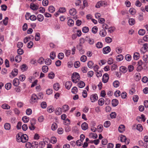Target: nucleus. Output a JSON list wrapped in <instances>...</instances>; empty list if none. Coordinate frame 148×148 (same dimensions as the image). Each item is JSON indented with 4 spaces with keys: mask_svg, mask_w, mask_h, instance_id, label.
I'll return each instance as SVG.
<instances>
[{
    "mask_svg": "<svg viewBox=\"0 0 148 148\" xmlns=\"http://www.w3.org/2000/svg\"><path fill=\"white\" fill-rule=\"evenodd\" d=\"M1 107L4 109H9L10 108V106L6 103H5L2 105Z\"/></svg>",
    "mask_w": 148,
    "mask_h": 148,
    "instance_id": "c9c22d12",
    "label": "nucleus"
},
{
    "mask_svg": "<svg viewBox=\"0 0 148 148\" xmlns=\"http://www.w3.org/2000/svg\"><path fill=\"white\" fill-rule=\"evenodd\" d=\"M22 120L24 123H27L29 121V118L27 116H24L22 117Z\"/></svg>",
    "mask_w": 148,
    "mask_h": 148,
    "instance_id": "72a5a7b5",
    "label": "nucleus"
},
{
    "mask_svg": "<svg viewBox=\"0 0 148 148\" xmlns=\"http://www.w3.org/2000/svg\"><path fill=\"white\" fill-rule=\"evenodd\" d=\"M106 42L107 43H110L112 42V39L109 37H107L105 38Z\"/></svg>",
    "mask_w": 148,
    "mask_h": 148,
    "instance_id": "0e129e2a",
    "label": "nucleus"
},
{
    "mask_svg": "<svg viewBox=\"0 0 148 148\" xmlns=\"http://www.w3.org/2000/svg\"><path fill=\"white\" fill-rule=\"evenodd\" d=\"M11 74L13 77L16 76L18 73V70L16 69H14L11 72Z\"/></svg>",
    "mask_w": 148,
    "mask_h": 148,
    "instance_id": "5701e85b",
    "label": "nucleus"
},
{
    "mask_svg": "<svg viewBox=\"0 0 148 148\" xmlns=\"http://www.w3.org/2000/svg\"><path fill=\"white\" fill-rule=\"evenodd\" d=\"M113 85L114 87L117 88L119 86V82L118 81H115L113 83Z\"/></svg>",
    "mask_w": 148,
    "mask_h": 148,
    "instance_id": "bf43d9fd",
    "label": "nucleus"
},
{
    "mask_svg": "<svg viewBox=\"0 0 148 148\" xmlns=\"http://www.w3.org/2000/svg\"><path fill=\"white\" fill-rule=\"evenodd\" d=\"M44 17L43 15L38 14L36 17V19L39 22H42L44 20Z\"/></svg>",
    "mask_w": 148,
    "mask_h": 148,
    "instance_id": "2eb2a0df",
    "label": "nucleus"
},
{
    "mask_svg": "<svg viewBox=\"0 0 148 148\" xmlns=\"http://www.w3.org/2000/svg\"><path fill=\"white\" fill-rule=\"evenodd\" d=\"M87 65L89 68H92L94 67V63L92 61H89L88 62Z\"/></svg>",
    "mask_w": 148,
    "mask_h": 148,
    "instance_id": "a19ab883",
    "label": "nucleus"
},
{
    "mask_svg": "<svg viewBox=\"0 0 148 148\" xmlns=\"http://www.w3.org/2000/svg\"><path fill=\"white\" fill-rule=\"evenodd\" d=\"M48 70V68L46 66H44L42 67V70L43 72L45 73H47Z\"/></svg>",
    "mask_w": 148,
    "mask_h": 148,
    "instance_id": "37998d69",
    "label": "nucleus"
},
{
    "mask_svg": "<svg viewBox=\"0 0 148 148\" xmlns=\"http://www.w3.org/2000/svg\"><path fill=\"white\" fill-rule=\"evenodd\" d=\"M85 83L83 81H80L78 83L77 86L79 88H83L85 86Z\"/></svg>",
    "mask_w": 148,
    "mask_h": 148,
    "instance_id": "412c9836",
    "label": "nucleus"
},
{
    "mask_svg": "<svg viewBox=\"0 0 148 148\" xmlns=\"http://www.w3.org/2000/svg\"><path fill=\"white\" fill-rule=\"evenodd\" d=\"M30 8L33 10H37L38 8V6L34 3H31L30 5Z\"/></svg>",
    "mask_w": 148,
    "mask_h": 148,
    "instance_id": "a211bd4d",
    "label": "nucleus"
},
{
    "mask_svg": "<svg viewBox=\"0 0 148 148\" xmlns=\"http://www.w3.org/2000/svg\"><path fill=\"white\" fill-rule=\"evenodd\" d=\"M54 108L51 106H48L47 108V111L50 113L53 112L54 111Z\"/></svg>",
    "mask_w": 148,
    "mask_h": 148,
    "instance_id": "cd10ccee",
    "label": "nucleus"
},
{
    "mask_svg": "<svg viewBox=\"0 0 148 148\" xmlns=\"http://www.w3.org/2000/svg\"><path fill=\"white\" fill-rule=\"evenodd\" d=\"M98 104L100 106H103L104 103V100L103 98H100L98 101Z\"/></svg>",
    "mask_w": 148,
    "mask_h": 148,
    "instance_id": "c756f323",
    "label": "nucleus"
},
{
    "mask_svg": "<svg viewBox=\"0 0 148 148\" xmlns=\"http://www.w3.org/2000/svg\"><path fill=\"white\" fill-rule=\"evenodd\" d=\"M129 12L131 14L134 15L136 14V11L134 8H131L129 10Z\"/></svg>",
    "mask_w": 148,
    "mask_h": 148,
    "instance_id": "7c9ffc66",
    "label": "nucleus"
},
{
    "mask_svg": "<svg viewBox=\"0 0 148 148\" xmlns=\"http://www.w3.org/2000/svg\"><path fill=\"white\" fill-rule=\"evenodd\" d=\"M103 3V2L101 1L98 2L95 5L96 7L97 8H99L101 6H102Z\"/></svg>",
    "mask_w": 148,
    "mask_h": 148,
    "instance_id": "052dcab7",
    "label": "nucleus"
},
{
    "mask_svg": "<svg viewBox=\"0 0 148 148\" xmlns=\"http://www.w3.org/2000/svg\"><path fill=\"white\" fill-rule=\"evenodd\" d=\"M32 145V147L34 148H37L38 147V143L36 141L33 142Z\"/></svg>",
    "mask_w": 148,
    "mask_h": 148,
    "instance_id": "09e8293b",
    "label": "nucleus"
},
{
    "mask_svg": "<svg viewBox=\"0 0 148 148\" xmlns=\"http://www.w3.org/2000/svg\"><path fill=\"white\" fill-rule=\"evenodd\" d=\"M128 21L130 25H134L135 22V20L133 18H130Z\"/></svg>",
    "mask_w": 148,
    "mask_h": 148,
    "instance_id": "4c0bfd02",
    "label": "nucleus"
},
{
    "mask_svg": "<svg viewBox=\"0 0 148 148\" xmlns=\"http://www.w3.org/2000/svg\"><path fill=\"white\" fill-rule=\"evenodd\" d=\"M100 35L102 37H105L107 34V32L105 30L101 29L99 32Z\"/></svg>",
    "mask_w": 148,
    "mask_h": 148,
    "instance_id": "4468645a",
    "label": "nucleus"
},
{
    "mask_svg": "<svg viewBox=\"0 0 148 148\" xmlns=\"http://www.w3.org/2000/svg\"><path fill=\"white\" fill-rule=\"evenodd\" d=\"M87 40L89 44L90 45H93L94 43V40L93 39L89 38Z\"/></svg>",
    "mask_w": 148,
    "mask_h": 148,
    "instance_id": "a18cd8bd",
    "label": "nucleus"
},
{
    "mask_svg": "<svg viewBox=\"0 0 148 148\" xmlns=\"http://www.w3.org/2000/svg\"><path fill=\"white\" fill-rule=\"evenodd\" d=\"M45 62L46 64L49 65L51 64L52 61L50 59L47 58L45 60Z\"/></svg>",
    "mask_w": 148,
    "mask_h": 148,
    "instance_id": "f704fd0d",
    "label": "nucleus"
},
{
    "mask_svg": "<svg viewBox=\"0 0 148 148\" xmlns=\"http://www.w3.org/2000/svg\"><path fill=\"white\" fill-rule=\"evenodd\" d=\"M111 124L110 122V121H106L103 124L104 126L105 127H108L110 126Z\"/></svg>",
    "mask_w": 148,
    "mask_h": 148,
    "instance_id": "58836bf2",
    "label": "nucleus"
},
{
    "mask_svg": "<svg viewBox=\"0 0 148 148\" xmlns=\"http://www.w3.org/2000/svg\"><path fill=\"white\" fill-rule=\"evenodd\" d=\"M55 9L53 5L49 6L48 8V10L50 13H53L55 11Z\"/></svg>",
    "mask_w": 148,
    "mask_h": 148,
    "instance_id": "4be33fe9",
    "label": "nucleus"
},
{
    "mask_svg": "<svg viewBox=\"0 0 148 148\" xmlns=\"http://www.w3.org/2000/svg\"><path fill=\"white\" fill-rule=\"evenodd\" d=\"M72 85V83L71 81H68L65 83V86L67 89L69 90L71 87Z\"/></svg>",
    "mask_w": 148,
    "mask_h": 148,
    "instance_id": "ddd939ff",
    "label": "nucleus"
},
{
    "mask_svg": "<svg viewBox=\"0 0 148 148\" xmlns=\"http://www.w3.org/2000/svg\"><path fill=\"white\" fill-rule=\"evenodd\" d=\"M16 139L18 142L24 143L27 141L28 137L26 134H22L21 133H19L16 135Z\"/></svg>",
    "mask_w": 148,
    "mask_h": 148,
    "instance_id": "f257e3e1",
    "label": "nucleus"
},
{
    "mask_svg": "<svg viewBox=\"0 0 148 148\" xmlns=\"http://www.w3.org/2000/svg\"><path fill=\"white\" fill-rule=\"evenodd\" d=\"M87 59V57L85 55L82 56L80 58L81 61L83 62H84L86 61Z\"/></svg>",
    "mask_w": 148,
    "mask_h": 148,
    "instance_id": "49530a36",
    "label": "nucleus"
},
{
    "mask_svg": "<svg viewBox=\"0 0 148 148\" xmlns=\"http://www.w3.org/2000/svg\"><path fill=\"white\" fill-rule=\"evenodd\" d=\"M139 54L138 52H136L134 53V58L135 60H137L139 58Z\"/></svg>",
    "mask_w": 148,
    "mask_h": 148,
    "instance_id": "e433bc0d",
    "label": "nucleus"
},
{
    "mask_svg": "<svg viewBox=\"0 0 148 148\" xmlns=\"http://www.w3.org/2000/svg\"><path fill=\"white\" fill-rule=\"evenodd\" d=\"M60 85L58 83H55L53 86L54 89L56 91L58 90L60 88Z\"/></svg>",
    "mask_w": 148,
    "mask_h": 148,
    "instance_id": "aec40b11",
    "label": "nucleus"
},
{
    "mask_svg": "<svg viewBox=\"0 0 148 148\" xmlns=\"http://www.w3.org/2000/svg\"><path fill=\"white\" fill-rule=\"evenodd\" d=\"M98 30V28L96 26L94 27L92 29V33L94 34L96 33Z\"/></svg>",
    "mask_w": 148,
    "mask_h": 148,
    "instance_id": "338daca9",
    "label": "nucleus"
},
{
    "mask_svg": "<svg viewBox=\"0 0 148 148\" xmlns=\"http://www.w3.org/2000/svg\"><path fill=\"white\" fill-rule=\"evenodd\" d=\"M125 130V127L123 125H120L119 127L118 130L120 132H123Z\"/></svg>",
    "mask_w": 148,
    "mask_h": 148,
    "instance_id": "f3484780",
    "label": "nucleus"
},
{
    "mask_svg": "<svg viewBox=\"0 0 148 148\" xmlns=\"http://www.w3.org/2000/svg\"><path fill=\"white\" fill-rule=\"evenodd\" d=\"M143 59L145 63H147L148 60V56L147 55H144L143 57Z\"/></svg>",
    "mask_w": 148,
    "mask_h": 148,
    "instance_id": "864d4df0",
    "label": "nucleus"
},
{
    "mask_svg": "<svg viewBox=\"0 0 148 148\" xmlns=\"http://www.w3.org/2000/svg\"><path fill=\"white\" fill-rule=\"evenodd\" d=\"M69 13L70 15L74 16L77 13L76 10L74 8H72L69 10Z\"/></svg>",
    "mask_w": 148,
    "mask_h": 148,
    "instance_id": "9d476101",
    "label": "nucleus"
},
{
    "mask_svg": "<svg viewBox=\"0 0 148 148\" xmlns=\"http://www.w3.org/2000/svg\"><path fill=\"white\" fill-rule=\"evenodd\" d=\"M50 57L51 58L52 60L54 59L56 57V54L55 52H52L50 54Z\"/></svg>",
    "mask_w": 148,
    "mask_h": 148,
    "instance_id": "680f3d73",
    "label": "nucleus"
},
{
    "mask_svg": "<svg viewBox=\"0 0 148 148\" xmlns=\"http://www.w3.org/2000/svg\"><path fill=\"white\" fill-rule=\"evenodd\" d=\"M89 29L87 27H84L82 29V31L84 33H87L89 31Z\"/></svg>",
    "mask_w": 148,
    "mask_h": 148,
    "instance_id": "603ef678",
    "label": "nucleus"
},
{
    "mask_svg": "<svg viewBox=\"0 0 148 148\" xmlns=\"http://www.w3.org/2000/svg\"><path fill=\"white\" fill-rule=\"evenodd\" d=\"M38 98L37 96L35 94H32L29 100L30 103L33 104L37 101Z\"/></svg>",
    "mask_w": 148,
    "mask_h": 148,
    "instance_id": "7ed1b4c3",
    "label": "nucleus"
},
{
    "mask_svg": "<svg viewBox=\"0 0 148 148\" xmlns=\"http://www.w3.org/2000/svg\"><path fill=\"white\" fill-rule=\"evenodd\" d=\"M123 59V56L121 54L119 55L116 57V60L117 61L119 62L122 60Z\"/></svg>",
    "mask_w": 148,
    "mask_h": 148,
    "instance_id": "473e14b6",
    "label": "nucleus"
},
{
    "mask_svg": "<svg viewBox=\"0 0 148 148\" xmlns=\"http://www.w3.org/2000/svg\"><path fill=\"white\" fill-rule=\"evenodd\" d=\"M120 71L123 73H125L127 71V69L125 66H121L120 68Z\"/></svg>",
    "mask_w": 148,
    "mask_h": 148,
    "instance_id": "2f4dec72",
    "label": "nucleus"
},
{
    "mask_svg": "<svg viewBox=\"0 0 148 148\" xmlns=\"http://www.w3.org/2000/svg\"><path fill=\"white\" fill-rule=\"evenodd\" d=\"M74 65L75 68H78L80 66V62L79 61H76L74 62Z\"/></svg>",
    "mask_w": 148,
    "mask_h": 148,
    "instance_id": "13d9d810",
    "label": "nucleus"
},
{
    "mask_svg": "<svg viewBox=\"0 0 148 148\" xmlns=\"http://www.w3.org/2000/svg\"><path fill=\"white\" fill-rule=\"evenodd\" d=\"M96 45L97 48H101L103 47V44L101 42H98L96 43Z\"/></svg>",
    "mask_w": 148,
    "mask_h": 148,
    "instance_id": "de8ad7c7",
    "label": "nucleus"
},
{
    "mask_svg": "<svg viewBox=\"0 0 148 148\" xmlns=\"http://www.w3.org/2000/svg\"><path fill=\"white\" fill-rule=\"evenodd\" d=\"M57 125L55 123H53L51 125V129L53 131L56 130L57 128Z\"/></svg>",
    "mask_w": 148,
    "mask_h": 148,
    "instance_id": "79ce46f5",
    "label": "nucleus"
},
{
    "mask_svg": "<svg viewBox=\"0 0 148 148\" xmlns=\"http://www.w3.org/2000/svg\"><path fill=\"white\" fill-rule=\"evenodd\" d=\"M25 78V77L24 75H21L19 77V79L21 81H24Z\"/></svg>",
    "mask_w": 148,
    "mask_h": 148,
    "instance_id": "6e6d98bb",
    "label": "nucleus"
},
{
    "mask_svg": "<svg viewBox=\"0 0 148 148\" xmlns=\"http://www.w3.org/2000/svg\"><path fill=\"white\" fill-rule=\"evenodd\" d=\"M121 141L122 142H125L126 144H128L129 142L127 140L126 136L124 135H121L120 136Z\"/></svg>",
    "mask_w": 148,
    "mask_h": 148,
    "instance_id": "39448f33",
    "label": "nucleus"
},
{
    "mask_svg": "<svg viewBox=\"0 0 148 148\" xmlns=\"http://www.w3.org/2000/svg\"><path fill=\"white\" fill-rule=\"evenodd\" d=\"M109 79L108 75L107 73H105L103 76L102 82L104 83H106L108 81Z\"/></svg>",
    "mask_w": 148,
    "mask_h": 148,
    "instance_id": "0eeeda50",
    "label": "nucleus"
},
{
    "mask_svg": "<svg viewBox=\"0 0 148 148\" xmlns=\"http://www.w3.org/2000/svg\"><path fill=\"white\" fill-rule=\"evenodd\" d=\"M72 81L75 83H76L79 82L80 79V76L79 74L77 73H73L72 75Z\"/></svg>",
    "mask_w": 148,
    "mask_h": 148,
    "instance_id": "f03ea898",
    "label": "nucleus"
},
{
    "mask_svg": "<svg viewBox=\"0 0 148 148\" xmlns=\"http://www.w3.org/2000/svg\"><path fill=\"white\" fill-rule=\"evenodd\" d=\"M125 59L127 61H130L132 60V56L130 55L127 54L125 55Z\"/></svg>",
    "mask_w": 148,
    "mask_h": 148,
    "instance_id": "ea45409f",
    "label": "nucleus"
},
{
    "mask_svg": "<svg viewBox=\"0 0 148 148\" xmlns=\"http://www.w3.org/2000/svg\"><path fill=\"white\" fill-rule=\"evenodd\" d=\"M89 138L93 139H96L97 137V135L96 133H90L89 135Z\"/></svg>",
    "mask_w": 148,
    "mask_h": 148,
    "instance_id": "6ab92c4d",
    "label": "nucleus"
},
{
    "mask_svg": "<svg viewBox=\"0 0 148 148\" xmlns=\"http://www.w3.org/2000/svg\"><path fill=\"white\" fill-rule=\"evenodd\" d=\"M111 50L109 46H107L103 49V53L104 54H107L110 52Z\"/></svg>",
    "mask_w": 148,
    "mask_h": 148,
    "instance_id": "6e6552de",
    "label": "nucleus"
},
{
    "mask_svg": "<svg viewBox=\"0 0 148 148\" xmlns=\"http://www.w3.org/2000/svg\"><path fill=\"white\" fill-rule=\"evenodd\" d=\"M137 129L140 132H141L143 130V127L140 124H138L137 126Z\"/></svg>",
    "mask_w": 148,
    "mask_h": 148,
    "instance_id": "3c124183",
    "label": "nucleus"
},
{
    "mask_svg": "<svg viewBox=\"0 0 148 148\" xmlns=\"http://www.w3.org/2000/svg\"><path fill=\"white\" fill-rule=\"evenodd\" d=\"M64 132V130L62 128H59L57 130L58 133L60 134H62Z\"/></svg>",
    "mask_w": 148,
    "mask_h": 148,
    "instance_id": "774afa93",
    "label": "nucleus"
},
{
    "mask_svg": "<svg viewBox=\"0 0 148 148\" xmlns=\"http://www.w3.org/2000/svg\"><path fill=\"white\" fill-rule=\"evenodd\" d=\"M40 39V34L39 33H36L35 37V39L36 41H38Z\"/></svg>",
    "mask_w": 148,
    "mask_h": 148,
    "instance_id": "c03bdc74",
    "label": "nucleus"
},
{
    "mask_svg": "<svg viewBox=\"0 0 148 148\" xmlns=\"http://www.w3.org/2000/svg\"><path fill=\"white\" fill-rule=\"evenodd\" d=\"M67 24L69 26H72L74 25V21L72 19H70L68 21Z\"/></svg>",
    "mask_w": 148,
    "mask_h": 148,
    "instance_id": "bb28decb",
    "label": "nucleus"
},
{
    "mask_svg": "<svg viewBox=\"0 0 148 148\" xmlns=\"http://www.w3.org/2000/svg\"><path fill=\"white\" fill-rule=\"evenodd\" d=\"M59 10L60 13H63L66 12V9L64 7H61L59 9Z\"/></svg>",
    "mask_w": 148,
    "mask_h": 148,
    "instance_id": "69168bd1",
    "label": "nucleus"
},
{
    "mask_svg": "<svg viewBox=\"0 0 148 148\" xmlns=\"http://www.w3.org/2000/svg\"><path fill=\"white\" fill-rule=\"evenodd\" d=\"M82 129L84 130H87L88 127V124L86 122H84L81 125Z\"/></svg>",
    "mask_w": 148,
    "mask_h": 148,
    "instance_id": "dca6fc26",
    "label": "nucleus"
},
{
    "mask_svg": "<svg viewBox=\"0 0 148 148\" xmlns=\"http://www.w3.org/2000/svg\"><path fill=\"white\" fill-rule=\"evenodd\" d=\"M62 110L61 108L60 107H58L55 110V112L56 114L60 115L62 114Z\"/></svg>",
    "mask_w": 148,
    "mask_h": 148,
    "instance_id": "1a4fd4ad",
    "label": "nucleus"
},
{
    "mask_svg": "<svg viewBox=\"0 0 148 148\" xmlns=\"http://www.w3.org/2000/svg\"><path fill=\"white\" fill-rule=\"evenodd\" d=\"M55 76L53 72H51L48 75V77L50 79H53Z\"/></svg>",
    "mask_w": 148,
    "mask_h": 148,
    "instance_id": "5fc2aeb1",
    "label": "nucleus"
},
{
    "mask_svg": "<svg viewBox=\"0 0 148 148\" xmlns=\"http://www.w3.org/2000/svg\"><path fill=\"white\" fill-rule=\"evenodd\" d=\"M5 88L8 90H9L11 87V84L10 83H7L5 86Z\"/></svg>",
    "mask_w": 148,
    "mask_h": 148,
    "instance_id": "e2e57ef3",
    "label": "nucleus"
},
{
    "mask_svg": "<svg viewBox=\"0 0 148 148\" xmlns=\"http://www.w3.org/2000/svg\"><path fill=\"white\" fill-rule=\"evenodd\" d=\"M4 128L5 130H9L10 129V124L8 123H6L4 125Z\"/></svg>",
    "mask_w": 148,
    "mask_h": 148,
    "instance_id": "c85d7f7f",
    "label": "nucleus"
},
{
    "mask_svg": "<svg viewBox=\"0 0 148 148\" xmlns=\"http://www.w3.org/2000/svg\"><path fill=\"white\" fill-rule=\"evenodd\" d=\"M12 84L14 86H17L19 84V79L17 78H15L13 81Z\"/></svg>",
    "mask_w": 148,
    "mask_h": 148,
    "instance_id": "9b49d317",
    "label": "nucleus"
},
{
    "mask_svg": "<svg viewBox=\"0 0 148 148\" xmlns=\"http://www.w3.org/2000/svg\"><path fill=\"white\" fill-rule=\"evenodd\" d=\"M21 56L19 55H17L15 57V60L16 62H19L21 61Z\"/></svg>",
    "mask_w": 148,
    "mask_h": 148,
    "instance_id": "393cba45",
    "label": "nucleus"
},
{
    "mask_svg": "<svg viewBox=\"0 0 148 148\" xmlns=\"http://www.w3.org/2000/svg\"><path fill=\"white\" fill-rule=\"evenodd\" d=\"M145 30L143 29L139 30L138 32V34L141 36L145 34Z\"/></svg>",
    "mask_w": 148,
    "mask_h": 148,
    "instance_id": "8fccbe9b",
    "label": "nucleus"
},
{
    "mask_svg": "<svg viewBox=\"0 0 148 148\" xmlns=\"http://www.w3.org/2000/svg\"><path fill=\"white\" fill-rule=\"evenodd\" d=\"M110 116L112 119H114L116 117V114L115 112H112L110 113Z\"/></svg>",
    "mask_w": 148,
    "mask_h": 148,
    "instance_id": "4d7b16f0",
    "label": "nucleus"
},
{
    "mask_svg": "<svg viewBox=\"0 0 148 148\" xmlns=\"http://www.w3.org/2000/svg\"><path fill=\"white\" fill-rule=\"evenodd\" d=\"M119 103L118 101L116 99H113L112 100V105L114 107L117 106Z\"/></svg>",
    "mask_w": 148,
    "mask_h": 148,
    "instance_id": "a878e982",
    "label": "nucleus"
},
{
    "mask_svg": "<svg viewBox=\"0 0 148 148\" xmlns=\"http://www.w3.org/2000/svg\"><path fill=\"white\" fill-rule=\"evenodd\" d=\"M61 109L64 112H65L69 110V107L68 105H64L62 106Z\"/></svg>",
    "mask_w": 148,
    "mask_h": 148,
    "instance_id": "f8f14e48",
    "label": "nucleus"
},
{
    "mask_svg": "<svg viewBox=\"0 0 148 148\" xmlns=\"http://www.w3.org/2000/svg\"><path fill=\"white\" fill-rule=\"evenodd\" d=\"M98 99L97 95L96 94L91 95L90 96V99L92 102H94L97 101Z\"/></svg>",
    "mask_w": 148,
    "mask_h": 148,
    "instance_id": "20e7f679",
    "label": "nucleus"
},
{
    "mask_svg": "<svg viewBox=\"0 0 148 148\" xmlns=\"http://www.w3.org/2000/svg\"><path fill=\"white\" fill-rule=\"evenodd\" d=\"M103 125L100 124L97 126V129L99 132H101L103 131Z\"/></svg>",
    "mask_w": 148,
    "mask_h": 148,
    "instance_id": "b1692460",
    "label": "nucleus"
},
{
    "mask_svg": "<svg viewBox=\"0 0 148 148\" xmlns=\"http://www.w3.org/2000/svg\"><path fill=\"white\" fill-rule=\"evenodd\" d=\"M36 123L34 119H33L30 121L31 125L29 126V128L31 130H34L35 128L34 125Z\"/></svg>",
    "mask_w": 148,
    "mask_h": 148,
    "instance_id": "423d86ee",
    "label": "nucleus"
}]
</instances>
